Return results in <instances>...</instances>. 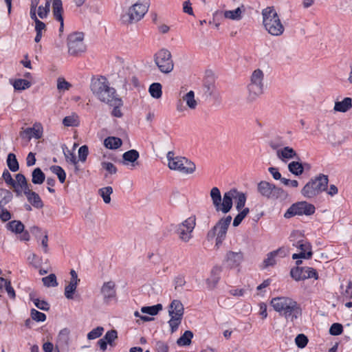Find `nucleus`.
Instances as JSON below:
<instances>
[{"mask_svg":"<svg viewBox=\"0 0 352 352\" xmlns=\"http://www.w3.org/2000/svg\"><path fill=\"white\" fill-rule=\"evenodd\" d=\"M244 256L241 251L227 252L225 256V263L230 269L236 268L239 267L241 263L243 261Z\"/></svg>","mask_w":352,"mask_h":352,"instance_id":"2eb2a0df","label":"nucleus"},{"mask_svg":"<svg viewBox=\"0 0 352 352\" xmlns=\"http://www.w3.org/2000/svg\"><path fill=\"white\" fill-rule=\"evenodd\" d=\"M325 139L333 146H338L343 143L346 138L340 131L338 129H331L326 133Z\"/></svg>","mask_w":352,"mask_h":352,"instance_id":"a211bd4d","label":"nucleus"},{"mask_svg":"<svg viewBox=\"0 0 352 352\" xmlns=\"http://www.w3.org/2000/svg\"><path fill=\"white\" fill-rule=\"evenodd\" d=\"M72 87V85L65 80L64 78H58L57 79V89L59 91H65L69 90Z\"/></svg>","mask_w":352,"mask_h":352,"instance_id":"864d4df0","label":"nucleus"},{"mask_svg":"<svg viewBox=\"0 0 352 352\" xmlns=\"http://www.w3.org/2000/svg\"><path fill=\"white\" fill-rule=\"evenodd\" d=\"M204 87L206 89V93H208L209 96H212L215 94L216 87L213 82H206L204 84Z\"/></svg>","mask_w":352,"mask_h":352,"instance_id":"774afa93","label":"nucleus"},{"mask_svg":"<svg viewBox=\"0 0 352 352\" xmlns=\"http://www.w3.org/2000/svg\"><path fill=\"white\" fill-rule=\"evenodd\" d=\"M287 197V193L283 189L276 187L275 185H274V188L273 190H272L270 199L283 201L286 199Z\"/></svg>","mask_w":352,"mask_h":352,"instance_id":"72a5a7b5","label":"nucleus"},{"mask_svg":"<svg viewBox=\"0 0 352 352\" xmlns=\"http://www.w3.org/2000/svg\"><path fill=\"white\" fill-rule=\"evenodd\" d=\"M166 157L168 168L171 170L185 175L192 174L196 170V166L192 162L184 157L175 156L173 151H168Z\"/></svg>","mask_w":352,"mask_h":352,"instance_id":"39448f33","label":"nucleus"},{"mask_svg":"<svg viewBox=\"0 0 352 352\" xmlns=\"http://www.w3.org/2000/svg\"><path fill=\"white\" fill-rule=\"evenodd\" d=\"M77 285L75 283L69 282L65 288V296L67 299H73L74 294L76 290Z\"/></svg>","mask_w":352,"mask_h":352,"instance_id":"603ef678","label":"nucleus"},{"mask_svg":"<svg viewBox=\"0 0 352 352\" xmlns=\"http://www.w3.org/2000/svg\"><path fill=\"white\" fill-rule=\"evenodd\" d=\"M101 166L104 168L109 174H116L117 173V168L111 162H103L101 163Z\"/></svg>","mask_w":352,"mask_h":352,"instance_id":"e2e57ef3","label":"nucleus"},{"mask_svg":"<svg viewBox=\"0 0 352 352\" xmlns=\"http://www.w3.org/2000/svg\"><path fill=\"white\" fill-rule=\"evenodd\" d=\"M290 274L297 281L310 278H314L316 280L318 278L316 270L309 267H296L293 268L291 270Z\"/></svg>","mask_w":352,"mask_h":352,"instance_id":"4468645a","label":"nucleus"},{"mask_svg":"<svg viewBox=\"0 0 352 352\" xmlns=\"http://www.w3.org/2000/svg\"><path fill=\"white\" fill-rule=\"evenodd\" d=\"M162 309V305L161 304H157V305L151 306V307H142L141 308V311L143 314H147L151 316H155Z\"/></svg>","mask_w":352,"mask_h":352,"instance_id":"a18cd8bd","label":"nucleus"},{"mask_svg":"<svg viewBox=\"0 0 352 352\" xmlns=\"http://www.w3.org/2000/svg\"><path fill=\"white\" fill-rule=\"evenodd\" d=\"M184 312L183 304L178 300H173L168 308V314L170 316H176L183 317Z\"/></svg>","mask_w":352,"mask_h":352,"instance_id":"b1692460","label":"nucleus"},{"mask_svg":"<svg viewBox=\"0 0 352 352\" xmlns=\"http://www.w3.org/2000/svg\"><path fill=\"white\" fill-rule=\"evenodd\" d=\"M148 91L151 96L156 99H159L162 97V85L159 82H154L149 87Z\"/></svg>","mask_w":352,"mask_h":352,"instance_id":"58836bf2","label":"nucleus"},{"mask_svg":"<svg viewBox=\"0 0 352 352\" xmlns=\"http://www.w3.org/2000/svg\"><path fill=\"white\" fill-rule=\"evenodd\" d=\"M51 171L56 174L61 184L64 183L66 178L65 170L59 166H52L50 167Z\"/></svg>","mask_w":352,"mask_h":352,"instance_id":"de8ad7c7","label":"nucleus"},{"mask_svg":"<svg viewBox=\"0 0 352 352\" xmlns=\"http://www.w3.org/2000/svg\"><path fill=\"white\" fill-rule=\"evenodd\" d=\"M31 318L36 322H44L46 320V315L35 309H31Z\"/></svg>","mask_w":352,"mask_h":352,"instance_id":"5fc2aeb1","label":"nucleus"},{"mask_svg":"<svg viewBox=\"0 0 352 352\" xmlns=\"http://www.w3.org/2000/svg\"><path fill=\"white\" fill-rule=\"evenodd\" d=\"M271 305L274 310L283 316L287 320L294 322L302 314L299 305L287 297H276L272 299Z\"/></svg>","mask_w":352,"mask_h":352,"instance_id":"f257e3e1","label":"nucleus"},{"mask_svg":"<svg viewBox=\"0 0 352 352\" xmlns=\"http://www.w3.org/2000/svg\"><path fill=\"white\" fill-rule=\"evenodd\" d=\"M28 202L34 208L41 209L43 207V203L38 194L32 191L31 189L25 192Z\"/></svg>","mask_w":352,"mask_h":352,"instance_id":"5701e85b","label":"nucleus"},{"mask_svg":"<svg viewBox=\"0 0 352 352\" xmlns=\"http://www.w3.org/2000/svg\"><path fill=\"white\" fill-rule=\"evenodd\" d=\"M63 124L65 126H76L79 124L78 117L76 114L66 116L63 120Z\"/></svg>","mask_w":352,"mask_h":352,"instance_id":"49530a36","label":"nucleus"},{"mask_svg":"<svg viewBox=\"0 0 352 352\" xmlns=\"http://www.w3.org/2000/svg\"><path fill=\"white\" fill-rule=\"evenodd\" d=\"M2 177L8 185L12 187H14L16 186V182L12 179L11 174L8 170H5L3 171Z\"/></svg>","mask_w":352,"mask_h":352,"instance_id":"680f3d73","label":"nucleus"},{"mask_svg":"<svg viewBox=\"0 0 352 352\" xmlns=\"http://www.w3.org/2000/svg\"><path fill=\"white\" fill-rule=\"evenodd\" d=\"M242 10L241 8H237L234 10H226L223 12V16L226 19L239 21L242 18Z\"/></svg>","mask_w":352,"mask_h":352,"instance_id":"f704fd0d","label":"nucleus"},{"mask_svg":"<svg viewBox=\"0 0 352 352\" xmlns=\"http://www.w3.org/2000/svg\"><path fill=\"white\" fill-rule=\"evenodd\" d=\"M328 177L320 174L319 176L311 179L301 190L302 195L307 198H312L327 188Z\"/></svg>","mask_w":352,"mask_h":352,"instance_id":"6e6552de","label":"nucleus"},{"mask_svg":"<svg viewBox=\"0 0 352 352\" xmlns=\"http://www.w3.org/2000/svg\"><path fill=\"white\" fill-rule=\"evenodd\" d=\"M50 6H47V3H45V6H39L38 8V15L40 18L44 19L47 16L48 12H50Z\"/></svg>","mask_w":352,"mask_h":352,"instance_id":"338daca9","label":"nucleus"},{"mask_svg":"<svg viewBox=\"0 0 352 352\" xmlns=\"http://www.w3.org/2000/svg\"><path fill=\"white\" fill-rule=\"evenodd\" d=\"M232 217L228 215L219 220L216 225L210 230L207 234L208 239L216 237V245L219 247L225 239L228 228L231 223Z\"/></svg>","mask_w":352,"mask_h":352,"instance_id":"1a4fd4ad","label":"nucleus"},{"mask_svg":"<svg viewBox=\"0 0 352 352\" xmlns=\"http://www.w3.org/2000/svg\"><path fill=\"white\" fill-rule=\"evenodd\" d=\"M182 100L186 102V105L190 109H195L197 106V102L195 99V93L193 91H190L182 96Z\"/></svg>","mask_w":352,"mask_h":352,"instance_id":"c9c22d12","label":"nucleus"},{"mask_svg":"<svg viewBox=\"0 0 352 352\" xmlns=\"http://www.w3.org/2000/svg\"><path fill=\"white\" fill-rule=\"evenodd\" d=\"M342 331L343 327L340 323H333L329 329V333L332 336H339Z\"/></svg>","mask_w":352,"mask_h":352,"instance_id":"052dcab7","label":"nucleus"},{"mask_svg":"<svg viewBox=\"0 0 352 352\" xmlns=\"http://www.w3.org/2000/svg\"><path fill=\"white\" fill-rule=\"evenodd\" d=\"M264 73L260 69H255L251 74L250 83L247 86V98L252 102L256 100L263 93Z\"/></svg>","mask_w":352,"mask_h":352,"instance_id":"423d86ee","label":"nucleus"},{"mask_svg":"<svg viewBox=\"0 0 352 352\" xmlns=\"http://www.w3.org/2000/svg\"><path fill=\"white\" fill-rule=\"evenodd\" d=\"M148 6V0H139L129 7L127 11L122 15V23L124 25H129L140 21L147 12Z\"/></svg>","mask_w":352,"mask_h":352,"instance_id":"20e7f679","label":"nucleus"},{"mask_svg":"<svg viewBox=\"0 0 352 352\" xmlns=\"http://www.w3.org/2000/svg\"><path fill=\"white\" fill-rule=\"evenodd\" d=\"M315 212V207L313 204L306 201H300L292 204L286 211L284 217L287 219L295 215H311Z\"/></svg>","mask_w":352,"mask_h":352,"instance_id":"ddd939ff","label":"nucleus"},{"mask_svg":"<svg viewBox=\"0 0 352 352\" xmlns=\"http://www.w3.org/2000/svg\"><path fill=\"white\" fill-rule=\"evenodd\" d=\"M295 342L298 347L302 349L307 344L308 338L304 334H298L295 339Z\"/></svg>","mask_w":352,"mask_h":352,"instance_id":"4d7b16f0","label":"nucleus"},{"mask_svg":"<svg viewBox=\"0 0 352 352\" xmlns=\"http://www.w3.org/2000/svg\"><path fill=\"white\" fill-rule=\"evenodd\" d=\"M43 135V128L40 124H34L32 127L25 129L21 132L22 138L30 140L32 138L40 139Z\"/></svg>","mask_w":352,"mask_h":352,"instance_id":"dca6fc26","label":"nucleus"},{"mask_svg":"<svg viewBox=\"0 0 352 352\" xmlns=\"http://www.w3.org/2000/svg\"><path fill=\"white\" fill-rule=\"evenodd\" d=\"M12 218L11 213L3 206L0 210V219L3 222L9 221Z\"/></svg>","mask_w":352,"mask_h":352,"instance_id":"69168bd1","label":"nucleus"},{"mask_svg":"<svg viewBox=\"0 0 352 352\" xmlns=\"http://www.w3.org/2000/svg\"><path fill=\"white\" fill-rule=\"evenodd\" d=\"M230 191H234L233 193L232 199H235L236 201V208L238 211H240L245 206L246 201V196L244 193L237 191L236 189H232Z\"/></svg>","mask_w":352,"mask_h":352,"instance_id":"7c9ffc66","label":"nucleus"},{"mask_svg":"<svg viewBox=\"0 0 352 352\" xmlns=\"http://www.w3.org/2000/svg\"><path fill=\"white\" fill-rule=\"evenodd\" d=\"M289 170L295 175H300L303 173L304 168L299 162H292L288 165Z\"/></svg>","mask_w":352,"mask_h":352,"instance_id":"37998d69","label":"nucleus"},{"mask_svg":"<svg viewBox=\"0 0 352 352\" xmlns=\"http://www.w3.org/2000/svg\"><path fill=\"white\" fill-rule=\"evenodd\" d=\"M70 330L67 328L61 329L57 337V344L60 347H68L69 342Z\"/></svg>","mask_w":352,"mask_h":352,"instance_id":"a878e982","label":"nucleus"},{"mask_svg":"<svg viewBox=\"0 0 352 352\" xmlns=\"http://www.w3.org/2000/svg\"><path fill=\"white\" fill-rule=\"evenodd\" d=\"M154 62L162 73L168 74L173 69L172 55L166 49H162L154 55Z\"/></svg>","mask_w":352,"mask_h":352,"instance_id":"9b49d317","label":"nucleus"},{"mask_svg":"<svg viewBox=\"0 0 352 352\" xmlns=\"http://www.w3.org/2000/svg\"><path fill=\"white\" fill-rule=\"evenodd\" d=\"M68 53L74 56H78L86 51L82 32H73L67 37Z\"/></svg>","mask_w":352,"mask_h":352,"instance_id":"9d476101","label":"nucleus"},{"mask_svg":"<svg viewBox=\"0 0 352 352\" xmlns=\"http://www.w3.org/2000/svg\"><path fill=\"white\" fill-rule=\"evenodd\" d=\"M89 153L88 147L86 145L80 146L78 149L79 160L82 162H85Z\"/></svg>","mask_w":352,"mask_h":352,"instance_id":"0e129e2a","label":"nucleus"},{"mask_svg":"<svg viewBox=\"0 0 352 352\" xmlns=\"http://www.w3.org/2000/svg\"><path fill=\"white\" fill-rule=\"evenodd\" d=\"M280 254L281 257L286 255L285 251L283 248H278L276 250L272 251L267 254V258L263 261V265L264 267L273 266L276 264V257Z\"/></svg>","mask_w":352,"mask_h":352,"instance_id":"412c9836","label":"nucleus"},{"mask_svg":"<svg viewBox=\"0 0 352 352\" xmlns=\"http://www.w3.org/2000/svg\"><path fill=\"white\" fill-rule=\"evenodd\" d=\"M100 292L103 296L104 302H109L116 296V283L112 280L104 283L101 287Z\"/></svg>","mask_w":352,"mask_h":352,"instance_id":"f3484780","label":"nucleus"},{"mask_svg":"<svg viewBox=\"0 0 352 352\" xmlns=\"http://www.w3.org/2000/svg\"><path fill=\"white\" fill-rule=\"evenodd\" d=\"M183 317L176 316H170V319L168 321V324L170 327L171 333H174L178 329V327L182 322Z\"/></svg>","mask_w":352,"mask_h":352,"instance_id":"8fccbe9b","label":"nucleus"},{"mask_svg":"<svg viewBox=\"0 0 352 352\" xmlns=\"http://www.w3.org/2000/svg\"><path fill=\"white\" fill-rule=\"evenodd\" d=\"M297 248L300 252L307 253V258H310L312 256L311 246L309 243L304 241L303 240L298 242Z\"/></svg>","mask_w":352,"mask_h":352,"instance_id":"c03bdc74","label":"nucleus"},{"mask_svg":"<svg viewBox=\"0 0 352 352\" xmlns=\"http://www.w3.org/2000/svg\"><path fill=\"white\" fill-rule=\"evenodd\" d=\"M15 177L16 186L12 188H14V192H16L17 196L21 195L22 191L25 193V192L30 190V184H28L27 179L23 174L18 173L16 175Z\"/></svg>","mask_w":352,"mask_h":352,"instance_id":"6ab92c4d","label":"nucleus"},{"mask_svg":"<svg viewBox=\"0 0 352 352\" xmlns=\"http://www.w3.org/2000/svg\"><path fill=\"white\" fill-rule=\"evenodd\" d=\"M53 14L56 20L60 21L63 25V3L61 0H54L52 3Z\"/></svg>","mask_w":352,"mask_h":352,"instance_id":"cd10ccee","label":"nucleus"},{"mask_svg":"<svg viewBox=\"0 0 352 352\" xmlns=\"http://www.w3.org/2000/svg\"><path fill=\"white\" fill-rule=\"evenodd\" d=\"M13 86L16 90H24L31 86V83L28 80L16 79L13 83Z\"/></svg>","mask_w":352,"mask_h":352,"instance_id":"09e8293b","label":"nucleus"},{"mask_svg":"<svg viewBox=\"0 0 352 352\" xmlns=\"http://www.w3.org/2000/svg\"><path fill=\"white\" fill-rule=\"evenodd\" d=\"M32 301L34 305L41 310L48 311L50 309V305L45 300H41L38 298H33Z\"/></svg>","mask_w":352,"mask_h":352,"instance_id":"bf43d9fd","label":"nucleus"},{"mask_svg":"<svg viewBox=\"0 0 352 352\" xmlns=\"http://www.w3.org/2000/svg\"><path fill=\"white\" fill-rule=\"evenodd\" d=\"M122 144V141L120 138L109 136L104 139V145L109 149H117Z\"/></svg>","mask_w":352,"mask_h":352,"instance_id":"c756f323","label":"nucleus"},{"mask_svg":"<svg viewBox=\"0 0 352 352\" xmlns=\"http://www.w3.org/2000/svg\"><path fill=\"white\" fill-rule=\"evenodd\" d=\"M109 105L113 107V110L111 111L112 116L116 118L122 117L123 113L120 107L123 105V102L120 98L113 100V101L109 103Z\"/></svg>","mask_w":352,"mask_h":352,"instance_id":"2f4dec72","label":"nucleus"},{"mask_svg":"<svg viewBox=\"0 0 352 352\" xmlns=\"http://www.w3.org/2000/svg\"><path fill=\"white\" fill-rule=\"evenodd\" d=\"M104 331L103 327H98L93 330H91L88 334H87V338L89 340H94L99 338Z\"/></svg>","mask_w":352,"mask_h":352,"instance_id":"13d9d810","label":"nucleus"},{"mask_svg":"<svg viewBox=\"0 0 352 352\" xmlns=\"http://www.w3.org/2000/svg\"><path fill=\"white\" fill-rule=\"evenodd\" d=\"M196 225V218L191 216L179 223L176 230L179 239L183 242L188 243L192 238V232Z\"/></svg>","mask_w":352,"mask_h":352,"instance_id":"f8f14e48","label":"nucleus"},{"mask_svg":"<svg viewBox=\"0 0 352 352\" xmlns=\"http://www.w3.org/2000/svg\"><path fill=\"white\" fill-rule=\"evenodd\" d=\"M139 156L140 155L138 151L134 149L129 150L124 153L122 155V163L124 165H129L131 164L132 166H135L138 164L137 160L139 158Z\"/></svg>","mask_w":352,"mask_h":352,"instance_id":"4be33fe9","label":"nucleus"},{"mask_svg":"<svg viewBox=\"0 0 352 352\" xmlns=\"http://www.w3.org/2000/svg\"><path fill=\"white\" fill-rule=\"evenodd\" d=\"M118 338V333L116 330L112 329L108 331L103 338L108 342L111 346H113V342Z\"/></svg>","mask_w":352,"mask_h":352,"instance_id":"6e6d98bb","label":"nucleus"},{"mask_svg":"<svg viewBox=\"0 0 352 352\" xmlns=\"http://www.w3.org/2000/svg\"><path fill=\"white\" fill-rule=\"evenodd\" d=\"M93 94L102 102L109 104L119 97L116 89L110 86L108 80L104 76L93 78L90 84Z\"/></svg>","mask_w":352,"mask_h":352,"instance_id":"f03ea898","label":"nucleus"},{"mask_svg":"<svg viewBox=\"0 0 352 352\" xmlns=\"http://www.w3.org/2000/svg\"><path fill=\"white\" fill-rule=\"evenodd\" d=\"M43 285L46 287H56L58 285L56 277L54 274H51L42 278Z\"/></svg>","mask_w":352,"mask_h":352,"instance_id":"3c124183","label":"nucleus"},{"mask_svg":"<svg viewBox=\"0 0 352 352\" xmlns=\"http://www.w3.org/2000/svg\"><path fill=\"white\" fill-rule=\"evenodd\" d=\"M277 157L282 161H285L291 159L300 160L299 155L296 152L289 146H285L279 149L276 152Z\"/></svg>","mask_w":352,"mask_h":352,"instance_id":"aec40b11","label":"nucleus"},{"mask_svg":"<svg viewBox=\"0 0 352 352\" xmlns=\"http://www.w3.org/2000/svg\"><path fill=\"white\" fill-rule=\"evenodd\" d=\"M234 191H228L224 193L223 199L219 189L217 187H213L210 190V197L212 201L215 210L223 213H228L232 207V197Z\"/></svg>","mask_w":352,"mask_h":352,"instance_id":"0eeeda50","label":"nucleus"},{"mask_svg":"<svg viewBox=\"0 0 352 352\" xmlns=\"http://www.w3.org/2000/svg\"><path fill=\"white\" fill-rule=\"evenodd\" d=\"M274 184H270L266 181H261L258 184L257 190L258 192L268 199L270 198L272 190H273Z\"/></svg>","mask_w":352,"mask_h":352,"instance_id":"393cba45","label":"nucleus"},{"mask_svg":"<svg viewBox=\"0 0 352 352\" xmlns=\"http://www.w3.org/2000/svg\"><path fill=\"white\" fill-rule=\"evenodd\" d=\"M7 165L12 172H16L19 168V165L14 153H9L7 158Z\"/></svg>","mask_w":352,"mask_h":352,"instance_id":"a19ab883","label":"nucleus"},{"mask_svg":"<svg viewBox=\"0 0 352 352\" xmlns=\"http://www.w3.org/2000/svg\"><path fill=\"white\" fill-rule=\"evenodd\" d=\"M193 333L190 331H186L184 334L177 340V344L179 346H187L191 343Z\"/></svg>","mask_w":352,"mask_h":352,"instance_id":"ea45409f","label":"nucleus"},{"mask_svg":"<svg viewBox=\"0 0 352 352\" xmlns=\"http://www.w3.org/2000/svg\"><path fill=\"white\" fill-rule=\"evenodd\" d=\"M45 179V175L40 168H36L32 173V182L34 184H42Z\"/></svg>","mask_w":352,"mask_h":352,"instance_id":"473e14b6","label":"nucleus"},{"mask_svg":"<svg viewBox=\"0 0 352 352\" xmlns=\"http://www.w3.org/2000/svg\"><path fill=\"white\" fill-rule=\"evenodd\" d=\"M352 107V99L351 98H344L343 100L340 102H336L334 106V111L338 112H346Z\"/></svg>","mask_w":352,"mask_h":352,"instance_id":"bb28decb","label":"nucleus"},{"mask_svg":"<svg viewBox=\"0 0 352 352\" xmlns=\"http://www.w3.org/2000/svg\"><path fill=\"white\" fill-rule=\"evenodd\" d=\"M99 195L102 197L105 204L111 202V195L113 193V188L111 186H107L99 189Z\"/></svg>","mask_w":352,"mask_h":352,"instance_id":"79ce46f5","label":"nucleus"},{"mask_svg":"<svg viewBox=\"0 0 352 352\" xmlns=\"http://www.w3.org/2000/svg\"><path fill=\"white\" fill-rule=\"evenodd\" d=\"M8 230L16 234H21L24 230V225L20 221L13 220L7 224Z\"/></svg>","mask_w":352,"mask_h":352,"instance_id":"4c0bfd02","label":"nucleus"},{"mask_svg":"<svg viewBox=\"0 0 352 352\" xmlns=\"http://www.w3.org/2000/svg\"><path fill=\"white\" fill-rule=\"evenodd\" d=\"M221 270L219 267H214L211 271V277L206 280V283L208 285L210 288H213L215 287L217 283L219 281V274Z\"/></svg>","mask_w":352,"mask_h":352,"instance_id":"e433bc0d","label":"nucleus"},{"mask_svg":"<svg viewBox=\"0 0 352 352\" xmlns=\"http://www.w3.org/2000/svg\"><path fill=\"white\" fill-rule=\"evenodd\" d=\"M263 25L271 35L279 36L285 31V28L273 6H269L262 10Z\"/></svg>","mask_w":352,"mask_h":352,"instance_id":"7ed1b4c3","label":"nucleus"},{"mask_svg":"<svg viewBox=\"0 0 352 352\" xmlns=\"http://www.w3.org/2000/svg\"><path fill=\"white\" fill-rule=\"evenodd\" d=\"M0 289H4L11 299L15 298L16 294L14 289L11 285L10 280L6 279L4 278H0Z\"/></svg>","mask_w":352,"mask_h":352,"instance_id":"c85d7f7f","label":"nucleus"}]
</instances>
